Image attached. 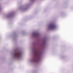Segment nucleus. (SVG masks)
<instances>
[{"instance_id":"obj_4","label":"nucleus","mask_w":73,"mask_h":73,"mask_svg":"<svg viewBox=\"0 0 73 73\" xmlns=\"http://www.w3.org/2000/svg\"><path fill=\"white\" fill-rule=\"evenodd\" d=\"M36 62H37V60H36Z\"/></svg>"},{"instance_id":"obj_3","label":"nucleus","mask_w":73,"mask_h":73,"mask_svg":"<svg viewBox=\"0 0 73 73\" xmlns=\"http://www.w3.org/2000/svg\"><path fill=\"white\" fill-rule=\"evenodd\" d=\"M35 55L38 59H39L40 57V54L38 52H36L35 53Z\"/></svg>"},{"instance_id":"obj_1","label":"nucleus","mask_w":73,"mask_h":73,"mask_svg":"<svg viewBox=\"0 0 73 73\" xmlns=\"http://www.w3.org/2000/svg\"><path fill=\"white\" fill-rule=\"evenodd\" d=\"M21 52L20 51H18L15 52L14 54V56L15 58L19 59L21 58Z\"/></svg>"},{"instance_id":"obj_2","label":"nucleus","mask_w":73,"mask_h":73,"mask_svg":"<svg viewBox=\"0 0 73 73\" xmlns=\"http://www.w3.org/2000/svg\"><path fill=\"white\" fill-rule=\"evenodd\" d=\"M49 28L51 30H52V29H56V26L54 24H50L48 26Z\"/></svg>"}]
</instances>
